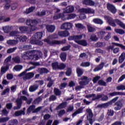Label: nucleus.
I'll list each match as a JSON object with an SVG mask.
<instances>
[{
	"label": "nucleus",
	"mask_w": 125,
	"mask_h": 125,
	"mask_svg": "<svg viewBox=\"0 0 125 125\" xmlns=\"http://www.w3.org/2000/svg\"><path fill=\"white\" fill-rule=\"evenodd\" d=\"M104 18L107 21V23H108L110 26H111L112 27H116L117 24L121 28H123V29H125V24L123 23L120 20L113 19L112 17L109 16H104Z\"/></svg>",
	"instance_id": "1"
},
{
	"label": "nucleus",
	"mask_w": 125,
	"mask_h": 125,
	"mask_svg": "<svg viewBox=\"0 0 125 125\" xmlns=\"http://www.w3.org/2000/svg\"><path fill=\"white\" fill-rule=\"evenodd\" d=\"M92 101H95V100H98V99H101L102 101H107L108 99H109V98L108 97V96L107 95L104 94H100V95H97L96 96V94H89L85 96V98H91Z\"/></svg>",
	"instance_id": "2"
},
{
	"label": "nucleus",
	"mask_w": 125,
	"mask_h": 125,
	"mask_svg": "<svg viewBox=\"0 0 125 125\" xmlns=\"http://www.w3.org/2000/svg\"><path fill=\"white\" fill-rule=\"evenodd\" d=\"M66 39H63L62 41L54 40L51 41L47 39H44V42H47V43L50 45H54V44H57V45H59V44H64L66 43Z\"/></svg>",
	"instance_id": "3"
},
{
	"label": "nucleus",
	"mask_w": 125,
	"mask_h": 125,
	"mask_svg": "<svg viewBox=\"0 0 125 125\" xmlns=\"http://www.w3.org/2000/svg\"><path fill=\"white\" fill-rule=\"evenodd\" d=\"M118 99H119V97H116L112 99L111 100L107 103L98 104L97 105V107L107 108V107H108V106H110V105H113V104L115 103V102H116V101H118Z\"/></svg>",
	"instance_id": "4"
},
{
	"label": "nucleus",
	"mask_w": 125,
	"mask_h": 125,
	"mask_svg": "<svg viewBox=\"0 0 125 125\" xmlns=\"http://www.w3.org/2000/svg\"><path fill=\"white\" fill-rule=\"evenodd\" d=\"M79 81H82L79 82L80 85L82 87H84L85 85L88 84V83H89V81H91V78H88L86 76H83L81 78L79 79Z\"/></svg>",
	"instance_id": "5"
},
{
	"label": "nucleus",
	"mask_w": 125,
	"mask_h": 125,
	"mask_svg": "<svg viewBox=\"0 0 125 125\" xmlns=\"http://www.w3.org/2000/svg\"><path fill=\"white\" fill-rule=\"evenodd\" d=\"M26 25L28 26V28H30L31 31H35L36 30V20H27L26 21Z\"/></svg>",
	"instance_id": "6"
},
{
	"label": "nucleus",
	"mask_w": 125,
	"mask_h": 125,
	"mask_svg": "<svg viewBox=\"0 0 125 125\" xmlns=\"http://www.w3.org/2000/svg\"><path fill=\"white\" fill-rule=\"evenodd\" d=\"M86 112L89 114L87 116V120L89 121L90 125H93V113H92V110L90 109H87Z\"/></svg>",
	"instance_id": "7"
},
{
	"label": "nucleus",
	"mask_w": 125,
	"mask_h": 125,
	"mask_svg": "<svg viewBox=\"0 0 125 125\" xmlns=\"http://www.w3.org/2000/svg\"><path fill=\"white\" fill-rule=\"evenodd\" d=\"M32 54H33V53L31 51L24 52L21 54V58L24 60H30Z\"/></svg>",
	"instance_id": "8"
},
{
	"label": "nucleus",
	"mask_w": 125,
	"mask_h": 125,
	"mask_svg": "<svg viewBox=\"0 0 125 125\" xmlns=\"http://www.w3.org/2000/svg\"><path fill=\"white\" fill-rule=\"evenodd\" d=\"M106 7L108 10H109V11H110L113 14H115L116 12H117L116 7L114 6V5L110 3H108L106 4Z\"/></svg>",
	"instance_id": "9"
},
{
	"label": "nucleus",
	"mask_w": 125,
	"mask_h": 125,
	"mask_svg": "<svg viewBox=\"0 0 125 125\" xmlns=\"http://www.w3.org/2000/svg\"><path fill=\"white\" fill-rule=\"evenodd\" d=\"M83 36L82 35H74L70 36L68 38V41H74L77 43V42H79L78 40H82Z\"/></svg>",
	"instance_id": "10"
},
{
	"label": "nucleus",
	"mask_w": 125,
	"mask_h": 125,
	"mask_svg": "<svg viewBox=\"0 0 125 125\" xmlns=\"http://www.w3.org/2000/svg\"><path fill=\"white\" fill-rule=\"evenodd\" d=\"M73 27V24L70 22H65L61 26V29L62 30H70Z\"/></svg>",
	"instance_id": "11"
},
{
	"label": "nucleus",
	"mask_w": 125,
	"mask_h": 125,
	"mask_svg": "<svg viewBox=\"0 0 125 125\" xmlns=\"http://www.w3.org/2000/svg\"><path fill=\"white\" fill-rule=\"evenodd\" d=\"M114 103V106H116L114 107V109L116 111H119V110H121L124 105L123 102H122L121 101H118L116 102H115Z\"/></svg>",
	"instance_id": "12"
},
{
	"label": "nucleus",
	"mask_w": 125,
	"mask_h": 125,
	"mask_svg": "<svg viewBox=\"0 0 125 125\" xmlns=\"http://www.w3.org/2000/svg\"><path fill=\"white\" fill-rule=\"evenodd\" d=\"M82 2L83 4L88 6H94L95 5V2L93 0H83Z\"/></svg>",
	"instance_id": "13"
},
{
	"label": "nucleus",
	"mask_w": 125,
	"mask_h": 125,
	"mask_svg": "<svg viewBox=\"0 0 125 125\" xmlns=\"http://www.w3.org/2000/svg\"><path fill=\"white\" fill-rule=\"evenodd\" d=\"M58 35L61 38H65L66 37L70 36V33H69V31L65 30L63 31H59Z\"/></svg>",
	"instance_id": "14"
},
{
	"label": "nucleus",
	"mask_w": 125,
	"mask_h": 125,
	"mask_svg": "<svg viewBox=\"0 0 125 125\" xmlns=\"http://www.w3.org/2000/svg\"><path fill=\"white\" fill-rule=\"evenodd\" d=\"M80 12L82 13H85L86 14H89L90 13H94L93 11L91 10V9L90 8H83L79 10Z\"/></svg>",
	"instance_id": "15"
},
{
	"label": "nucleus",
	"mask_w": 125,
	"mask_h": 125,
	"mask_svg": "<svg viewBox=\"0 0 125 125\" xmlns=\"http://www.w3.org/2000/svg\"><path fill=\"white\" fill-rule=\"evenodd\" d=\"M27 39V36L20 35L19 37L17 38V42H25Z\"/></svg>",
	"instance_id": "16"
},
{
	"label": "nucleus",
	"mask_w": 125,
	"mask_h": 125,
	"mask_svg": "<svg viewBox=\"0 0 125 125\" xmlns=\"http://www.w3.org/2000/svg\"><path fill=\"white\" fill-rule=\"evenodd\" d=\"M46 29L49 33H53L55 31V25H47Z\"/></svg>",
	"instance_id": "17"
},
{
	"label": "nucleus",
	"mask_w": 125,
	"mask_h": 125,
	"mask_svg": "<svg viewBox=\"0 0 125 125\" xmlns=\"http://www.w3.org/2000/svg\"><path fill=\"white\" fill-rule=\"evenodd\" d=\"M20 32L18 31H12L10 32L9 35L10 37H15V39L17 40V38L19 36Z\"/></svg>",
	"instance_id": "18"
},
{
	"label": "nucleus",
	"mask_w": 125,
	"mask_h": 125,
	"mask_svg": "<svg viewBox=\"0 0 125 125\" xmlns=\"http://www.w3.org/2000/svg\"><path fill=\"white\" fill-rule=\"evenodd\" d=\"M32 54L30 55V60H39V56L36 54L35 50L31 51Z\"/></svg>",
	"instance_id": "19"
},
{
	"label": "nucleus",
	"mask_w": 125,
	"mask_h": 125,
	"mask_svg": "<svg viewBox=\"0 0 125 125\" xmlns=\"http://www.w3.org/2000/svg\"><path fill=\"white\" fill-rule=\"evenodd\" d=\"M39 86L40 85L38 84H35L31 85L29 88V91L30 92H34V91H36V90L39 88Z\"/></svg>",
	"instance_id": "20"
},
{
	"label": "nucleus",
	"mask_w": 125,
	"mask_h": 125,
	"mask_svg": "<svg viewBox=\"0 0 125 125\" xmlns=\"http://www.w3.org/2000/svg\"><path fill=\"white\" fill-rule=\"evenodd\" d=\"M75 10V8L73 6H68L64 9V13H72Z\"/></svg>",
	"instance_id": "21"
},
{
	"label": "nucleus",
	"mask_w": 125,
	"mask_h": 125,
	"mask_svg": "<svg viewBox=\"0 0 125 125\" xmlns=\"http://www.w3.org/2000/svg\"><path fill=\"white\" fill-rule=\"evenodd\" d=\"M33 36L37 40H42V38L43 36V33L42 32H36Z\"/></svg>",
	"instance_id": "22"
},
{
	"label": "nucleus",
	"mask_w": 125,
	"mask_h": 125,
	"mask_svg": "<svg viewBox=\"0 0 125 125\" xmlns=\"http://www.w3.org/2000/svg\"><path fill=\"white\" fill-rule=\"evenodd\" d=\"M34 76H35V73H34V72L27 73L23 78V80H30V79L34 78Z\"/></svg>",
	"instance_id": "23"
},
{
	"label": "nucleus",
	"mask_w": 125,
	"mask_h": 125,
	"mask_svg": "<svg viewBox=\"0 0 125 125\" xmlns=\"http://www.w3.org/2000/svg\"><path fill=\"white\" fill-rule=\"evenodd\" d=\"M67 107V102H63L60 104L57 107L56 110H59L60 109H63Z\"/></svg>",
	"instance_id": "24"
},
{
	"label": "nucleus",
	"mask_w": 125,
	"mask_h": 125,
	"mask_svg": "<svg viewBox=\"0 0 125 125\" xmlns=\"http://www.w3.org/2000/svg\"><path fill=\"white\" fill-rule=\"evenodd\" d=\"M125 53L123 52L119 57V60H118L119 63H120V64H122V63H123V62L125 61Z\"/></svg>",
	"instance_id": "25"
},
{
	"label": "nucleus",
	"mask_w": 125,
	"mask_h": 125,
	"mask_svg": "<svg viewBox=\"0 0 125 125\" xmlns=\"http://www.w3.org/2000/svg\"><path fill=\"white\" fill-rule=\"evenodd\" d=\"M20 49H21V50H29V49H32V45L30 44H24L20 47Z\"/></svg>",
	"instance_id": "26"
},
{
	"label": "nucleus",
	"mask_w": 125,
	"mask_h": 125,
	"mask_svg": "<svg viewBox=\"0 0 125 125\" xmlns=\"http://www.w3.org/2000/svg\"><path fill=\"white\" fill-rule=\"evenodd\" d=\"M93 22L95 23V24H98V25H102L104 22L102 19L99 18L94 19L93 20Z\"/></svg>",
	"instance_id": "27"
},
{
	"label": "nucleus",
	"mask_w": 125,
	"mask_h": 125,
	"mask_svg": "<svg viewBox=\"0 0 125 125\" xmlns=\"http://www.w3.org/2000/svg\"><path fill=\"white\" fill-rule=\"evenodd\" d=\"M77 43L80 45H82L83 46H87V42L84 40H79L77 42Z\"/></svg>",
	"instance_id": "28"
},
{
	"label": "nucleus",
	"mask_w": 125,
	"mask_h": 125,
	"mask_svg": "<svg viewBox=\"0 0 125 125\" xmlns=\"http://www.w3.org/2000/svg\"><path fill=\"white\" fill-rule=\"evenodd\" d=\"M39 73L40 75H43V74H47L48 73H49V70H48L47 68L42 67L40 68Z\"/></svg>",
	"instance_id": "29"
},
{
	"label": "nucleus",
	"mask_w": 125,
	"mask_h": 125,
	"mask_svg": "<svg viewBox=\"0 0 125 125\" xmlns=\"http://www.w3.org/2000/svg\"><path fill=\"white\" fill-rule=\"evenodd\" d=\"M12 60L13 62L16 63V64H19L21 63V58L20 57L17 56L12 58Z\"/></svg>",
	"instance_id": "30"
},
{
	"label": "nucleus",
	"mask_w": 125,
	"mask_h": 125,
	"mask_svg": "<svg viewBox=\"0 0 125 125\" xmlns=\"http://www.w3.org/2000/svg\"><path fill=\"white\" fill-rule=\"evenodd\" d=\"M9 70V64H7L6 66H3L1 68V73L4 74L7 71Z\"/></svg>",
	"instance_id": "31"
},
{
	"label": "nucleus",
	"mask_w": 125,
	"mask_h": 125,
	"mask_svg": "<svg viewBox=\"0 0 125 125\" xmlns=\"http://www.w3.org/2000/svg\"><path fill=\"white\" fill-rule=\"evenodd\" d=\"M76 73L77 74V77H82L83 74V70L80 67L76 68Z\"/></svg>",
	"instance_id": "32"
},
{
	"label": "nucleus",
	"mask_w": 125,
	"mask_h": 125,
	"mask_svg": "<svg viewBox=\"0 0 125 125\" xmlns=\"http://www.w3.org/2000/svg\"><path fill=\"white\" fill-rule=\"evenodd\" d=\"M16 102L17 103L18 109H20V108H21V107L22 106V103H23V102H22V99L18 98L16 100Z\"/></svg>",
	"instance_id": "33"
},
{
	"label": "nucleus",
	"mask_w": 125,
	"mask_h": 125,
	"mask_svg": "<svg viewBox=\"0 0 125 125\" xmlns=\"http://www.w3.org/2000/svg\"><path fill=\"white\" fill-rule=\"evenodd\" d=\"M51 66L53 70H57L59 68V63L57 62H55L52 63Z\"/></svg>",
	"instance_id": "34"
},
{
	"label": "nucleus",
	"mask_w": 125,
	"mask_h": 125,
	"mask_svg": "<svg viewBox=\"0 0 125 125\" xmlns=\"http://www.w3.org/2000/svg\"><path fill=\"white\" fill-rule=\"evenodd\" d=\"M47 81L49 82L47 85V87H51V86H52V85H53L54 81L52 80V79L50 77H48L47 79Z\"/></svg>",
	"instance_id": "35"
},
{
	"label": "nucleus",
	"mask_w": 125,
	"mask_h": 125,
	"mask_svg": "<svg viewBox=\"0 0 125 125\" xmlns=\"http://www.w3.org/2000/svg\"><path fill=\"white\" fill-rule=\"evenodd\" d=\"M14 115L16 117H19L20 116H22V115L24 116L25 112L22 111V110L17 111L15 112Z\"/></svg>",
	"instance_id": "36"
},
{
	"label": "nucleus",
	"mask_w": 125,
	"mask_h": 125,
	"mask_svg": "<svg viewBox=\"0 0 125 125\" xmlns=\"http://www.w3.org/2000/svg\"><path fill=\"white\" fill-rule=\"evenodd\" d=\"M81 113H83V109L82 108H78L75 112H74L72 114V118H75L78 114H81Z\"/></svg>",
	"instance_id": "37"
},
{
	"label": "nucleus",
	"mask_w": 125,
	"mask_h": 125,
	"mask_svg": "<svg viewBox=\"0 0 125 125\" xmlns=\"http://www.w3.org/2000/svg\"><path fill=\"white\" fill-rule=\"evenodd\" d=\"M5 1L6 2L4 6V9L5 10H8V9H9V8H10V6H11V5H10V1L6 0Z\"/></svg>",
	"instance_id": "38"
},
{
	"label": "nucleus",
	"mask_w": 125,
	"mask_h": 125,
	"mask_svg": "<svg viewBox=\"0 0 125 125\" xmlns=\"http://www.w3.org/2000/svg\"><path fill=\"white\" fill-rule=\"evenodd\" d=\"M103 67H104V62H102L99 65V66L97 68H95L94 69V71L95 72L100 71V70H102V69H103Z\"/></svg>",
	"instance_id": "39"
},
{
	"label": "nucleus",
	"mask_w": 125,
	"mask_h": 125,
	"mask_svg": "<svg viewBox=\"0 0 125 125\" xmlns=\"http://www.w3.org/2000/svg\"><path fill=\"white\" fill-rule=\"evenodd\" d=\"M32 69H34V67H30L29 68L25 69L24 71L21 72L19 75V77H23V76H25L27 72L31 71V70H32Z\"/></svg>",
	"instance_id": "40"
},
{
	"label": "nucleus",
	"mask_w": 125,
	"mask_h": 125,
	"mask_svg": "<svg viewBox=\"0 0 125 125\" xmlns=\"http://www.w3.org/2000/svg\"><path fill=\"white\" fill-rule=\"evenodd\" d=\"M36 9V7L35 6H31L28 9H26L25 11V13L26 14H29V13H31V12H33L34 10Z\"/></svg>",
	"instance_id": "41"
},
{
	"label": "nucleus",
	"mask_w": 125,
	"mask_h": 125,
	"mask_svg": "<svg viewBox=\"0 0 125 125\" xmlns=\"http://www.w3.org/2000/svg\"><path fill=\"white\" fill-rule=\"evenodd\" d=\"M60 58L63 62H65L67 59V54L65 53H62L60 55Z\"/></svg>",
	"instance_id": "42"
},
{
	"label": "nucleus",
	"mask_w": 125,
	"mask_h": 125,
	"mask_svg": "<svg viewBox=\"0 0 125 125\" xmlns=\"http://www.w3.org/2000/svg\"><path fill=\"white\" fill-rule=\"evenodd\" d=\"M106 34L105 31H101L98 33V38L100 40H102L104 38V35Z\"/></svg>",
	"instance_id": "43"
},
{
	"label": "nucleus",
	"mask_w": 125,
	"mask_h": 125,
	"mask_svg": "<svg viewBox=\"0 0 125 125\" xmlns=\"http://www.w3.org/2000/svg\"><path fill=\"white\" fill-rule=\"evenodd\" d=\"M19 30L21 32V33H24L25 32H28V27L21 26L19 27Z\"/></svg>",
	"instance_id": "44"
},
{
	"label": "nucleus",
	"mask_w": 125,
	"mask_h": 125,
	"mask_svg": "<svg viewBox=\"0 0 125 125\" xmlns=\"http://www.w3.org/2000/svg\"><path fill=\"white\" fill-rule=\"evenodd\" d=\"M37 41L38 40L36 39V38L33 36L30 39V43H31V44H36Z\"/></svg>",
	"instance_id": "45"
},
{
	"label": "nucleus",
	"mask_w": 125,
	"mask_h": 125,
	"mask_svg": "<svg viewBox=\"0 0 125 125\" xmlns=\"http://www.w3.org/2000/svg\"><path fill=\"white\" fill-rule=\"evenodd\" d=\"M90 39L92 42H97L98 41V37L95 34H92Z\"/></svg>",
	"instance_id": "46"
},
{
	"label": "nucleus",
	"mask_w": 125,
	"mask_h": 125,
	"mask_svg": "<svg viewBox=\"0 0 125 125\" xmlns=\"http://www.w3.org/2000/svg\"><path fill=\"white\" fill-rule=\"evenodd\" d=\"M35 108H36V106H35L34 105H30L27 108V114H30V113H31V112H32V111H33V110H35Z\"/></svg>",
	"instance_id": "47"
},
{
	"label": "nucleus",
	"mask_w": 125,
	"mask_h": 125,
	"mask_svg": "<svg viewBox=\"0 0 125 125\" xmlns=\"http://www.w3.org/2000/svg\"><path fill=\"white\" fill-rule=\"evenodd\" d=\"M109 95L111 97H113V96H117V95H121V92L114 91L112 93H109Z\"/></svg>",
	"instance_id": "48"
},
{
	"label": "nucleus",
	"mask_w": 125,
	"mask_h": 125,
	"mask_svg": "<svg viewBox=\"0 0 125 125\" xmlns=\"http://www.w3.org/2000/svg\"><path fill=\"white\" fill-rule=\"evenodd\" d=\"M87 28L89 33H93V32L95 31V28L94 27H92V26H91L90 25H87Z\"/></svg>",
	"instance_id": "49"
},
{
	"label": "nucleus",
	"mask_w": 125,
	"mask_h": 125,
	"mask_svg": "<svg viewBox=\"0 0 125 125\" xmlns=\"http://www.w3.org/2000/svg\"><path fill=\"white\" fill-rule=\"evenodd\" d=\"M42 100V98L39 97L36 98L34 101V102H33V104H35V105L37 104H40V102H41Z\"/></svg>",
	"instance_id": "50"
},
{
	"label": "nucleus",
	"mask_w": 125,
	"mask_h": 125,
	"mask_svg": "<svg viewBox=\"0 0 125 125\" xmlns=\"http://www.w3.org/2000/svg\"><path fill=\"white\" fill-rule=\"evenodd\" d=\"M54 94L57 96L61 95V91L57 88H54Z\"/></svg>",
	"instance_id": "51"
},
{
	"label": "nucleus",
	"mask_w": 125,
	"mask_h": 125,
	"mask_svg": "<svg viewBox=\"0 0 125 125\" xmlns=\"http://www.w3.org/2000/svg\"><path fill=\"white\" fill-rule=\"evenodd\" d=\"M17 40H8L7 41V43L10 45H12V44H16L17 43Z\"/></svg>",
	"instance_id": "52"
},
{
	"label": "nucleus",
	"mask_w": 125,
	"mask_h": 125,
	"mask_svg": "<svg viewBox=\"0 0 125 125\" xmlns=\"http://www.w3.org/2000/svg\"><path fill=\"white\" fill-rule=\"evenodd\" d=\"M80 66L82 67H89L90 66V62H83L81 63Z\"/></svg>",
	"instance_id": "53"
},
{
	"label": "nucleus",
	"mask_w": 125,
	"mask_h": 125,
	"mask_svg": "<svg viewBox=\"0 0 125 125\" xmlns=\"http://www.w3.org/2000/svg\"><path fill=\"white\" fill-rule=\"evenodd\" d=\"M66 76L67 77H70L71 75H72V68L71 67L68 68L66 72H65Z\"/></svg>",
	"instance_id": "54"
},
{
	"label": "nucleus",
	"mask_w": 125,
	"mask_h": 125,
	"mask_svg": "<svg viewBox=\"0 0 125 125\" xmlns=\"http://www.w3.org/2000/svg\"><path fill=\"white\" fill-rule=\"evenodd\" d=\"M98 84H99V85H103V86H107V83H106V82H105L102 80H99L98 82Z\"/></svg>",
	"instance_id": "55"
},
{
	"label": "nucleus",
	"mask_w": 125,
	"mask_h": 125,
	"mask_svg": "<svg viewBox=\"0 0 125 125\" xmlns=\"http://www.w3.org/2000/svg\"><path fill=\"white\" fill-rule=\"evenodd\" d=\"M115 32L117 33V34H120V35H124L125 33L124 30L121 29H115Z\"/></svg>",
	"instance_id": "56"
},
{
	"label": "nucleus",
	"mask_w": 125,
	"mask_h": 125,
	"mask_svg": "<svg viewBox=\"0 0 125 125\" xmlns=\"http://www.w3.org/2000/svg\"><path fill=\"white\" fill-rule=\"evenodd\" d=\"M67 65L65 63H61L59 65V70H64Z\"/></svg>",
	"instance_id": "57"
},
{
	"label": "nucleus",
	"mask_w": 125,
	"mask_h": 125,
	"mask_svg": "<svg viewBox=\"0 0 125 125\" xmlns=\"http://www.w3.org/2000/svg\"><path fill=\"white\" fill-rule=\"evenodd\" d=\"M23 68V66L21 65H17L14 66V69L16 71H20V70H22Z\"/></svg>",
	"instance_id": "58"
},
{
	"label": "nucleus",
	"mask_w": 125,
	"mask_h": 125,
	"mask_svg": "<svg viewBox=\"0 0 125 125\" xmlns=\"http://www.w3.org/2000/svg\"><path fill=\"white\" fill-rule=\"evenodd\" d=\"M63 16V14L60 13L58 15H55L53 17L54 20H57V19H59L60 18H62Z\"/></svg>",
	"instance_id": "59"
},
{
	"label": "nucleus",
	"mask_w": 125,
	"mask_h": 125,
	"mask_svg": "<svg viewBox=\"0 0 125 125\" xmlns=\"http://www.w3.org/2000/svg\"><path fill=\"white\" fill-rule=\"evenodd\" d=\"M96 45L97 47H102V46L105 45V42H99L96 43Z\"/></svg>",
	"instance_id": "60"
},
{
	"label": "nucleus",
	"mask_w": 125,
	"mask_h": 125,
	"mask_svg": "<svg viewBox=\"0 0 125 125\" xmlns=\"http://www.w3.org/2000/svg\"><path fill=\"white\" fill-rule=\"evenodd\" d=\"M17 49V47H15L14 48H9L7 50V53H12V52H14L15 51V50Z\"/></svg>",
	"instance_id": "61"
},
{
	"label": "nucleus",
	"mask_w": 125,
	"mask_h": 125,
	"mask_svg": "<svg viewBox=\"0 0 125 125\" xmlns=\"http://www.w3.org/2000/svg\"><path fill=\"white\" fill-rule=\"evenodd\" d=\"M46 14V13L45 12V11H42V12H38L37 13L36 15L37 16H44Z\"/></svg>",
	"instance_id": "62"
},
{
	"label": "nucleus",
	"mask_w": 125,
	"mask_h": 125,
	"mask_svg": "<svg viewBox=\"0 0 125 125\" xmlns=\"http://www.w3.org/2000/svg\"><path fill=\"white\" fill-rule=\"evenodd\" d=\"M9 120V117H4L0 118V123H5Z\"/></svg>",
	"instance_id": "63"
},
{
	"label": "nucleus",
	"mask_w": 125,
	"mask_h": 125,
	"mask_svg": "<svg viewBox=\"0 0 125 125\" xmlns=\"http://www.w3.org/2000/svg\"><path fill=\"white\" fill-rule=\"evenodd\" d=\"M18 7V3H14L12 4L11 8L12 10H15L16 8Z\"/></svg>",
	"instance_id": "64"
}]
</instances>
